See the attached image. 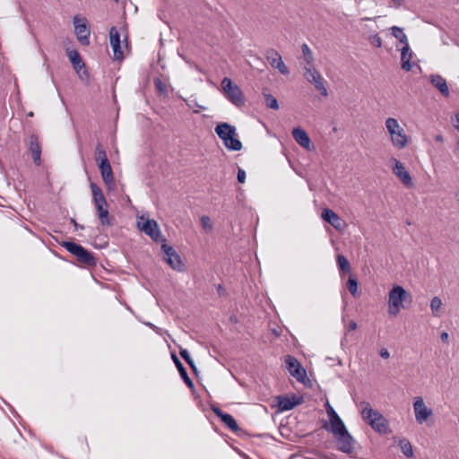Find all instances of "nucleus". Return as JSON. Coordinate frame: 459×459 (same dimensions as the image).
Here are the masks:
<instances>
[{
    "label": "nucleus",
    "mask_w": 459,
    "mask_h": 459,
    "mask_svg": "<svg viewBox=\"0 0 459 459\" xmlns=\"http://www.w3.org/2000/svg\"><path fill=\"white\" fill-rule=\"evenodd\" d=\"M302 56L299 57V63L302 62H315L314 55L307 44L301 45Z\"/></svg>",
    "instance_id": "nucleus-28"
},
{
    "label": "nucleus",
    "mask_w": 459,
    "mask_h": 459,
    "mask_svg": "<svg viewBox=\"0 0 459 459\" xmlns=\"http://www.w3.org/2000/svg\"><path fill=\"white\" fill-rule=\"evenodd\" d=\"M302 403V398L298 396H279L278 397V407L281 411L292 410L296 405Z\"/></svg>",
    "instance_id": "nucleus-19"
},
{
    "label": "nucleus",
    "mask_w": 459,
    "mask_h": 459,
    "mask_svg": "<svg viewBox=\"0 0 459 459\" xmlns=\"http://www.w3.org/2000/svg\"><path fill=\"white\" fill-rule=\"evenodd\" d=\"M201 223L205 230H210L212 229V223L211 221V219L206 215L201 217Z\"/></svg>",
    "instance_id": "nucleus-40"
},
{
    "label": "nucleus",
    "mask_w": 459,
    "mask_h": 459,
    "mask_svg": "<svg viewBox=\"0 0 459 459\" xmlns=\"http://www.w3.org/2000/svg\"><path fill=\"white\" fill-rule=\"evenodd\" d=\"M292 137L303 148L309 149L310 139L305 130L296 127L292 130Z\"/></svg>",
    "instance_id": "nucleus-24"
},
{
    "label": "nucleus",
    "mask_w": 459,
    "mask_h": 459,
    "mask_svg": "<svg viewBox=\"0 0 459 459\" xmlns=\"http://www.w3.org/2000/svg\"><path fill=\"white\" fill-rule=\"evenodd\" d=\"M214 131L228 150L240 151L242 149V143L238 139L237 130L234 126L226 122L221 123L215 126Z\"/></svg>",
    "instance_id": "nucleus-2"
},
{
    "label": "nucleus",
    "mask_w": 459,
    "mask_h": 459,
    "mask_svg": "<svg viewBox=\"0 0 459 459\" xmlns=\"http://www.w3.org/2000/svg\"><path fill=\"white\" fill-rule=\"evenodd\" d=\"M369 41L376 48H381L382 46V39L378 36V34L369 36Z\"/></svg>",
    "instance_id": "nucleus-41"
},
{
    "label": "nucleus",
    "mask_w": 459,
    "mask_h": 459,
    "mask_svg": "<svg viewBox=\"0 0 459 459\" xmlns=\"http://www.w3.org/2000/svg\"><path fill=\"white\" fill-rule=\"evenodd\" d=\"M357 327H358V325H357V323L355 321H351L349 323V325H347V329L349 331H354V330L357 329Z\"/></svg>",
    "instance_id": "nucleus-47"
},
{
    "label": "nucleus",
    "mask_w": 459,
    "mask_h": 459,
    "mask_svg": "<svg viewBox=\"0 0 459 459\" xmlns=\"http://www.w3.org/2000/svg\"><path fill=\"white\" fill-rule=\"evenodd\" d=\"M322 218L330 223L334 229L341 230L342 221L340 217L331 209L325 208L322 211Z\"/></svg>",
    "instance_id": "nucleus-25"
},
{
    "label": "nucleus",
    "mask_w": 459,
    "mask_h": 459,
    "mask_svg": "<svg viewBox=\"0 0 459 459\" xmlns=\"http://www.w3.org/2000/svg\"><path fill=\"white\" fill-rule=\"evenodd\" d=\"M94 204H95L98 216L100 218L101 225L111 226L112 221L108 216V203H107L106 199L101 200L100 202L99 201L94 202Z\"/></svg>",
    "instance_id": "nucleus-18"
},
{
    "label": "nucleus",
    "mask_w": 459,
    "mask_h": 459,
    "mask_svg": "<svg viewBox=\"0 0 459 459\" xmlns=\"http://www.w3.org/2000/svg\"><path fill=\"white\" fill-rule=\"evenodd\" d=\"M393 6L396 9L402 7L404 4L405 0H390Z\"/></svg>",
    "instance_id": "nucleus-45"
},
{
    "label": "nucleus",
    "mask_w": 459,
    "mask_h": 459,
    "mask_svg": "<svg viewBox=\"0 0 459 459\" xmlns=\"http://www.w3.org/2000/svg\"><path fill=\"white\" fill-rule=\"evenodd\" d=\"M62 247L74 255L78 262L87 266H94L96 264V259L92 253L85 249L82 246L71 241H64Z\"/></svg>",
    "instance_id": "nucleus-5"
},
{
    "label": "nucleus",
    "mask_w": 459,
    "mask_h": 459,
    "mask_svg": "<svg viewBox=\"0 0 459 459\" xmlns=\"http://www.w3.org/2000/svg\"><path fill=\"white\" fill-rule=\"evenodd\" d=\"M116 2H118V0H115Z\"/></svg>",
    "instance_id": "nucleus-54"
},
{
    "label": "nucleus",
    "mask_w": 459,
    "mask_h": 459,
    "mask_svg": "<svg viewBox=\"0 0 459 459\" xmlns=\"http://www.w3.org/2000/svg\"><path fill=\"white\" fill-rule=\"evenodd\" d=\"M337 442V449L344 454L350 455L354 451V438L349 433L346 427L341 429L335 433H332Z\"/></svg>",
    "instance_id": "nucleus-8"
},
{
    "label": "nucleus",
    "mask_w": 459,
    "mask_h": 459,
    "mask_svg": "<svg viewBox=\"0 0 459 459\" xmlns=\"http://www.w3.org/2000/svg\"><path fill=\"white\" fill-rule=\"evenodd\" d=\"M109 41L113 49L114 59L122 60L124 55L121 48L120 34L116 27H111L109 30Z\"/></svg>",
    "instance_id": "nucleus-16"
},
{
    "label": "nucleus",
    "mask_w": 459,
    "mask_h": 459,
    "mask_svg": "<svg viewBox=\"0 0 459 459\" xmlns=\"http://www.w3.org/2000/svg\"><path fill=\"white\" fill-rule=\"evenodd\" d=\"M237 179L239 183L243 184L246 180V172L243 169L238 168V174H237Z\"/></svg>",
    "instance_id": "nucleus-43"
},
{
    "label": "nucleus",
    "mask_w": 459,
    "mask_h": 459,
    "mask_svg": "<svg viewBox=\"0 0 459 459\" xmlns=\"http://www.w3.org/2000/svg\"><path fill=\"white\" fill-rule=\"evenodd\" d=\"M378 18H379V16H377V17H374V18L364 17V18L361 19V21H376Z\"/></svg>",
    "instance_id": "nucleus-53"
},
{
    "label": "nucleus",
    "mask_w": 459,
    "mask_h": 459,
    "mask_svg": "<svg viewBox=\"0 0 459 459\" xmlns=\"http://www.w3.org/2000/svg\"><path fill=\"white\" fill-rule=\"evenodd\" d=\"M442 307V300L438 297H434L430 301V309L435 316H439V310Z\"/></svg>",
    "instance_id": "nucleus-36"
},
{
    "label": "nucleus",
    "mask_w": 459,
    "mask_h": 459,
    "mask_svg": "<svg viewBox=\"0 0 459 459\" xmlns=\"http://www.w3.org/2000/svg\"><path fill=\"white\" fill-rule=\"evenodd\" d=\"M412 51L410 48L409 43H406L401 49V67L403 70L409 72L412 68L411 59L412 57Z\"/></svg>",
    "instance_id": "nucleus-22"
},
{
    "label": "nucleus",
    "mask_w": 459,
    "mask_h": 459,
    "mask_svg": "<svg viewBox=\"0 0 459 459\" xmlns=\"http://www.w3.org/2000/svg\"><path fill=\"white\" fill-rule=\"evenodd\" d=\"M411 295L403 287L394 286L388 294L389 314L396 316L404 307L403 302L411 303Z\"/></svg>",
    "instance_id": "nucleus-3"
},
{
    "label": "nucleus",
    "mask_w": 459,
    "mask_h": 459,
    "mask_svg": "<svg viewBox=\"0 0 459 459\" xmlns=\"http://www.w3.org/2000/svg\"><path fill=\"white\" fill-rule=\"evenodd\" d=\"M91 194H92V199L93 202L105 200V196L102 194V191L100 186H98L95 183H91L90 185Z\"/></svg>",
    "instance_id": "nucleus-34"
},
{
    "label": "nucleus",
    "mask_w": 459,
    "mask_h": 459,
    "mask_svg": "<svg viewBox=\"0 0 459 459\" xmlns=\"http://www.w3.org/2000/svg\"><path fill=\"white\" fill-rule=\"evenodd\" d=\"M221 420L233 432L239 429L236 420L229 413H226Z\"/></svg>",
    "instance_id": "nucleus-31"
},
{
    "label": "nucleus",
    "mask_w": 459,
    "mask_h": 459,
    "mask_svg": "<svg viewBox=\"0 0 459 459\" xmlns=\"http://www.w3.org/2000/svg\"><path fill=\"white\" fill-rule=\"evenodd\" d=\"M285 362L290 374L298 381L303 383L307 377V372L299 360L295 357L288 355Z\"/></svg>",
    "instance_id": "nucleus-12"
},
{
    "label": "nucleus",
    "mask_w": 459,
    "mask_h": 459,
    "mask_svg": "<svg viewBox=\"0 0 459 459\" xmlns=\"http://www.w3.org/2000/svg\"><path fill=\"white\" fill-rule=\"evenodd\" d=\"M325 409L330 420V427H328L326 423L324 425L326 430L331 433H335V431H339L341 429L346 427L329 402H326Z\"/></svg>",
    "instance_id": "nucleus-14"
},
{
    "label": "nucleus",
    "mask_w": 459,
    "mask_h": 459,
    "mask_svg": "<svg viewBox=\"0 0 459 459\" xmlns=\"http://www.w3.org/2000/svg\"><path fill=\"white\" fill-rule=\"evenodd\" d=\"M30 151L31 152L33 161L37 166L41 163V146L39 141V137L35 134L30 137Z\"/></svg>",
    "instance_id": "nucleus-20"
},
{
    "label": "nucleus",
    "mask_w": 459,
    "mask_h": 459,
    "mask_svg": "<svg viewBox=\"0 0 459 459\" xmlns=\"http://www.w3.org/2000/svg\"><path fill=\"white\" fill-rule=\"evenodd\" d=\"M67 56L74 68V70L80 74V72L85 68V65L79 54V52L75 49L68 50Z\"/></svg>",
    "instance_id": "nucleus-27"
},
{
    "label": "nucleus",
    "mask_w": 459,
    "mask_h": 459,
    "mask_svg": "<svg viewBox=\"0 0 459 459\" xmlns=\"http://www.w3.org/2000/svg\"><path fill=\"white\" fill-rule=\"evenodd\" d=\"M72 223L74 225L75 229H83L82 226L79 225L74 219L71 220Z\"/></svg>",
    "instance_id": "nucleus-52"
},
{
    "label": "nucleus",
    "mask_w": 459,
    "mask_h": 459,
    "mask_svg": "<svg viewBox=\"0 0 459 459\" xmlns=\"http://www.w3.org/2000/svg\"><path fill=\"white\" fill-rule=\"evenodd\" d=\"M336 263L340 271L343 273H350L351 265L348 259L343 255H338L336 257Z\"/></svg>",
    "instance_id": "nucleus-33"
},
{
    "label": "nucleus",
    "mask_w": 459,
    "mask_h": 459,
    "mask_svg": "<svg viewBox=\"0 0 459 459\" xmlns=\"http://www.w3.org/2000/svg\"><path fill=\"white\" fill-rule=\"evenodd\" d=\"M171 357H172V359H173V361H174V363H175V365H176V367H177V368L178 370V373H179L181 378L185 382V384L189 388H193L194 387V383L191 380V378L188 377L186 369L184 367V365L182 364V362L179 360V359L177 357L176 354H172Z\"/></svg>",
    "instance_id": "nucleus-26"
},
{
    "label": "nucleus",
    "mask_w": 459,
    "mask_h": 459,
    "mask_svg": "<svg viewBox=\"0 0 459 459\" xmlns=\"http://www.w3.org/2000/svg\"><path fill=\"white\" fill-rule=\"evenodd\" d=\"M457 196H458V200H459V195Z\"/></svg>",
    "instance_id": "nucleus-55"
},
{
    "label": "nucleus",
    "mask_w": 459,
    "mask_h": 459,
    "mask_svg": "<svg viewBox=\"0 0 459 459\" xmlns=\"http://www.w3.org/2000/svg\"><path fill=\"white\" fill-rule=\"evenodd\" d=\"M455 122H456V124L455 125V127L459 132V114L455 115Z\"/></svg>",
    "instance_id": "nucleus-50"
},
{
    "label": "nucleus",
    "mask_w": 459,
    "mask_h": 459,
    "mask_svg": "<svg viewBox=\"0 0 459 459\" xmlns=\"http://www.w3.org/2000/svg\"><path fill=\"white\" fill-rule=\"evenodd\" d=\"M214 414L219 417L221 420L223 418V416L226 414V412H223L220 408L213 406L212 408Z\"/></svg>",
    "instance_id": "nucleus-44"
},
{
    "label": "nucleus",
    "mask_w": 459,
    "mask_h": 459,
    "mask_svg": "<svg viewBox=\"0 0 459 459\" xmlns=\"http://www.w3.org/2000/svg\"><path fill=\"white\" fill-rule=\"evenodd\" d=\"M183 100L186 103L188 108H200L203 110L206 109V108L204 106H202L197 103L196 99L194 98V96H191L189 99H183Z\"/></svg>",
    "instance_id": "nucleus-39"
},
{
    "label": "nucleus",
    "mask_w": 459,
    "mask_h": 459,
    "mask_svg": "<svg viewBox=\"0 0 459 459\" xmlns=\"http://www.w3.org/2000/svg\"><path fill=\"white\" fill-rule=\"evenodd\" d=\"M264 101H265V105L270 108H273V109H278L279 108V104H278V100H276V98L274 96H273L272 94H264Z\"/></svg>",
    "instance_id": "nucleus-38"
},
{
    "label": "nucleus",
    "mask_w": 459,
    "mask_h": 459,
    "mask_svg": "<svg viewBox=\"0 0 459 459\" xmlns=\"http://www.w3.org/2000/svg\"><path fill=\"white\" fill-rule=\"evenodd\" d=\"M300 65H302L304 72L307 71V69H311V68L315 67L314 62H309V63L302 62V63H300Z\"/></svg>",
    "instance_id": "nucleus-46"
},
{
    "label": "nucleus",
    "mask_w": 459,
    "mask_h": 459,
    "mask_svg": "<svg viewBox=\"0 0 459 459\" xmlns=\"http://www.w3.org/2000/svg\"><path fill=\"white\" fill-rule=\"evenodd\" d=\"M361 416L371 428L379 434H388L391 432L389 421L378 411L374 410L369 403L361 402Z\"/></svg>",
    "instance_id": "nucleus-1"
},
{
    "label": "nucleus",
    "mask_w": 459,
    "mask_h": 459,
    "mask_svg": "<svg viewBox=\"0 0 459 459\" xmlns=\"http://www.w3.org/2000/svg\"><path fill=\"white\" fill-rule=\"evenodd\" d=\"M347 288L353 297L358 295V281L356 277L351 276L347 281Z\"/></svg>",
    "instance_id": "nucleus-37"
},
{
    "label": "nucleus",
    "mask_w": 459,
    "mask_h": 459,
    "mask_svg": "<svg viewBox=\"0 0 459 459\" xmlns=\"http://www.w3.org/2000/svg\"><path fill=\"white\" fill-rule=\"evenodd\" d=\"M266 58L270 65L277 69L281 74L287 75L290 74V71L284 62L281 55L274 49L271 48L266 51Z\"/></svg>",
    "instance_id": "nucleus-15"
},
{
    "label": "nucleus",
    "mask_w": 459,
    "mask_h": 459,
    "mask_svg": "<svg viewBox=\"0 0 459 459\" xmlns=\"http://www.w3.org/2000/svg\"><path fill=\"white\" fill-rule=\"evenodd\" d=\"M161 250L164 254V260L172 269L178 272L184 270V264L179 255L171 246L164 243L161 245Z\"/></svg>",
    "instance_id": "nucleus-11"
},
{
    "label": "nucleus",
    "mask_w": 459,
    "mask_h": 459,
    "mask_svg": "<svg viewBox=\"0 0 459 459\" xmlns=\"http://www.w3.org/2000/svg\"><path fill=\"white\" fill-rule=\"evenodd\" d=\"M139 229L149 236L153 241L159 242L162 239V235L156 221L144 219L141 216L137 221Z\"/></svg>",
    "instance_id": "nucleus-9"
},
{
    "label": "nucleus",
    "mask_w": 459,
    "mask_h": 459,
    "mask_svg": "<svg viewBox=\"0 0 459 459\" xmlns=\"http://www.w3.org/2000/svg\"><path fill=\"white\" fill-rule=\"evenodd\" d=\"M435 140L437 142L443 143L444 142V137L441 134H437V135H436Z\"/></svg>",
    "instance_id": "nucleus-51"
},
{
    "label": "nucleus",
    "mask_w": 459,
    "mask_h": 459,
    "mask_svg": "<svg viewBox=\"0 0 459 459\" xmlns=\"http://www.w3.org/2000/svg\"><path fill=\"white\" fill-rule=\"evenodd\" d=\"M385 128L390 134V140L394 147L402 150L407 146L409 138L396 118L388 117L385 120Z\"/></svg>",
    "instance_id": "nucleus-4"
},
{
    "label": "nucleus",
    "mask_w": 459,
    "mask_h": 459,
    "mask_svg": "<svg viewBox=\"0 0 459 459\" xmlns=\"http://www.w3.org/2000/svg\"><path fill=\"white\" fill-rule=\"evenodd\" d=\"M380 356L383 359H388L390 357V353H389V351L386 349H382L380 351Z\"/></svg>",
    "instance_id": "nucleus-48"
},
{
    "label": "nucleus",
    "mask_w": 459,
    "mask_h": 459,
    "mask_svg": "<svg viewBox=\"0 0 459 459\" xmlns=\"http://www.w3.org/2000/svg\"><path fill=\"white\" fill-rule=\"evenodd\" d=\"M399 446L403 452V454L410 458L413 456V449L411 442L406 438H402L399 441Z\"/></svg>",
    "instance_id": "nucleus-29"
},
{
    "label": "nucleus",
    "mask_w": 459,
    "mask_h": 459,
    "mask_svg": "<svg viewBox=\"0 0 459 459\" xmlns=\"http://www.w3.org/2000/svg\"><path fill=\"white\" fill-rule=\"evenodd\" d=\"M154 83H155L157 91L160 93H166V91H167L166 85L162 82V81L160 79H156L154 81Z\"/></svg>",
    "instance_id": "nucleus-42"
},
{
    "label": "nucleus",
    "mask_w": 459,
    "mask_h": 459,
    "mask_svg": "<svg viewBox=\"0 0 459 459\" xmlns=\"http://www.w3.org/2000/svg\"><path fill=\"white\" fill-rule=\"evenodd\" d=\"M98 166L104 183L108 186V188H110V186L114 184V175L109 161H102V164H99Z\"/></svg>",
    "instance_id": "nucleus-23"
},
{
    "label": "nucleus",
    "mask_w": 459,
    "mask_h": 459,
    "mask_svg": "<svg viewBox=\"0 0 459 459\" xmlns=\"http://www.w3.org/2000/svg\"><path fill=\"white\" fill-rule=\"evenodd\" d=\"M179 354L184 359V360L189 365V367L194 371V373L196 374L197 373V368H196L194 360L190 357V354H189L188 351L186 350V349H180Z\"/></svg>",
    "instance_id": "nucleus-35"
},
{
    "label": "nucleus",
    "mask_w": 459,
    "mask_h": 459,
    "mask_svg": "<svg viewBox=\"0 0 459 459\" xmlns=\"http://www.w3.org/2000/svg\"><path fill=\"white\" fill-rule=\"evenodd\" d=\"M392 35L396 38L401 43L406 45L408 43V39L406 34L403 32V30L397 26H393L391 28Z\"/></svg>",
    "instance_id": "nucleus-32"
},
{
    "label": "nucleus",
    "mask_w": 459,
    "mask_h": 459,
    "mask_svg": "<svg viewBox=\"0 0 459 459\" xmlns=\"http://www.w3.org/2000/svg\"><path fill=\"white\" fill-rule=\"evenodd\" d=\"M221 87L226 99L238 108L245 104V98L241 89L233 83L230 78L225 77L221 81Z\"/></svg>",
    "instance_id": "nucleus-6"
},
{
    "label": "nucleus",
    "mask_w": 459,
    "mask_h": 459,
    "mask_svg": "<svg viewBox=\"0 0 459 459\" xmlns=\"http://www.w3.org/2000/svg\"><path fill=\"white\" fill-rule=\"evenodd\" d=\"M413 410L415 413V420L419 424H421L432 415V410L429 409L422 397L418 396L413 403Z\"/></svg>",
    "instance_id": "nucleus-13"
},
{
    "label": "nucleus",
    "mask_w": 459,
    "mask_h": 459,
    "mask_svg": "<svg viewBox=\"0 0 459 459\" xmlns=\"http://www.w3.org/2000/svg\"><path fill=\"white\" fill-rule=\"evenodd\" d=\"M95 160H96V162L98 163V165L102 164V161H104V162L108 161L107 152L103 149V147L100 143H98L95 148Z\"/></svg>",
    "instance_id": "nucleus-30"
},
{
    "label": "nucleus",
    "mask_w": 459,
    "mask_h": 459,
    "mask_svg": "<svg viewBox=\"0 0 459 459\" xmlns=\"http://www.w3.org/2000/svg\"><path fill=\"white\" fill-rule=\"evenodd\" d=\"M304 78L313 84L316 91H318L323 96H328V91L325 87V81L320 74V73L313 67L311 69H307V71L303 74Z\"/></svg>",
    "instance_id": "nucleus-10"
},
{
    "label": "nucleus",
    "mask_w": 459,
    "mask_h": 459,
    "mask_svg": "<svg viewBox=\"0 0 459 459\" xmlns=\"http://www.w3.org/2000/svg\"><path fill=\"white\" fill-rule=\"evenodd\" d=\"M393 161H394V167H393L394 174L397 178H399L401 179V181L405 186L411 185V177L410 173L406 170L403 164L396 159H393Z\"/></svg>",
    "instance_id": "nucleus-17"
},
{
    "label": "nucleus",
    "mask_w": 459,
    "mask_h": 459,
    "mask_svg": "<svg viewBox=\"0 0 459 459\" xmlns=\"http://www.w3.org/2000/svg\"><path fill=\"white\" fill-rule=\"evenodd\" d=\"M429 81L431 84L437 89L440 93L445 96L448 97L450 94L449 88L447 85V82L445 78H443L440 74H431L429 76Z\"/></svg>",
    "instance_id": "nucleus-21"
},
{
    "label": "nucleus",
    "mask_w": 459,
    "mask_h": 459,
    "mask_svg": "<svg viewBox=\"0 0 459 459\" xmlns=\"http://www.w3.org/2000/svg\"><path fill=\"white\" fill-rule=\"evenodd\" d=\"M440 338H441L442 342H447L448 339H449V335L446 332H443L440 335Z\"/></svg>",
    "instance_id": "nucleus-49"
},
{
    "label": "nucleus",
    "mask_w": 459,
    "mask_h": 459,
    "mask_svg": "<svg viewBox=\"0 0 459 459\" xmlns=\"http://www.w3.org/2000/svg\"><path fill=\"white\" fill-rule=\"evenodd\" d=\"M74 32L79 42L87 46L90 44L91 29L89 22L85 17L75 15L73 18Z\"/></svg>",
    "instance_id": "nucleus-7"
}]
</instances>
